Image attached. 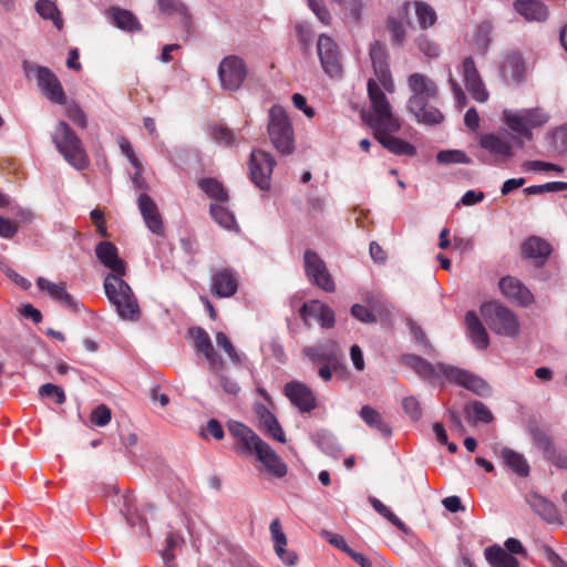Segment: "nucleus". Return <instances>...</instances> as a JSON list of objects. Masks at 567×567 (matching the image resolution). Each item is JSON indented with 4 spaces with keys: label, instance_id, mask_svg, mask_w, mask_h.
Segmentation results:
<instances>
[{
    "label": "nucleus",
    "instance_id": "0eeeda50",
    "mask_svg": "<svg viewBox=\"0 0 567 567\" xmlns=\"http://www.w3.org/2000/svg\"><path fill=\"white\" fill-rule=\"evenodd\" d=\"M52 141L70 165L80 171L89 166V157L82 142L66 122L60 121L56 124Z\"/></svg>",
    "mask_w": 567,
    "mask_h": 567
},
{
    "label": "nucleus",
    "instance_id": "0e129e2a",
    "mask_svg": "<svg viewBox=\"0 0 567 567\" xmlns=\"http://www.w3.org/2000/svg\"><path fill=\"white\" fill-rule=\"evenodd\" d=\"M509 555H519L523 557H527V550L523 546L522 542L517 538L509 537L505 540L503 547Z\"/></svg>",
    "mask_w": 567,
    "mask_h": 567
},
{
    "label": "nucleus",
    "instance_id": "c9c22d12",
    "mask_svg": "<svg viewBox=\"0 0 567 567\" xmlns=\"http://www.w3.org/2000/svg\"><path fill=\"white\" fill-rule=\"evenodd\" d=\"M504 76H508L514 81H519L524 74V61L522 54L517 51H508L501 66Z\"/></svg>",
    "mask_w": 567,
    "mask_h": 567
},
{
    "label": "nucleus",
    "instance_id": "20e7f679",
    "mask_svg": "<svg viewBox=\"0 0 567 567\" xmlns=\"http://www.w3.org/2000/svg\"><path fill=\"white\" fill-rule=\"evenodd\" d=\"M411 95L408 100L410 112L417 122L424 124H440L444 120L442 112L430 104L439 95L436 84L422 73H412L408 78Z\"/></svg>",
    "mask_w": 567,
    "mask_h": 567
},
{
    "label": "nucleus",
    "instance_id": "393cba45",
    "mask_svg": "<svg viewBox=\"0 0 567 567\" xmlns=\"http://www.w3.org/2000/svg\"><path fill=\"white\" fill-rule=\"evenodd\" d=\"M499 288L503 295L523 307H527L534 301V296L529 289L514 277L507 276L502 278Z\"/></svg>",
    "mask_w": 567,
    "mask_h": 567
},
{
    "label": "nucleus",
    "instance_id": "423d86ee",
    "mask_svg": "<svg viewBox=\"0 0 567 567\" xmlns=\"http://www.w3.org/2000/svg\"><path fill=\"white\" fill-rule=\"evenodd\" d=\"M267 133L271 145L282 155H290L295 151V133L286 110L278 104L268 111Z\"/></svg>",
    "mask_w": 567,
    "mask_h": 567
},
{
    "label": "nucleus",
    "instance_id": "603ef678",
    "mask_svg": "<svg viewBox=\"0 0 567 567\" xmlns=\"http://www.w3.org/2000/svg\"><path fill=\"white\" fill-rule=\"evenodd\" d=\"M39 394L42 398L54 399L56 404H63L66 400L63 389L52 383H45L41 385L39 389Z\"/></svg>",
    "mask_w": 567,
    "mask_h": 567
},
{
    "label": "nucleus",
    "instance_id": "c03bdc74",
    "mask_svg": "<svg viewBox=\"0 0 567 567\" xmlns=\"http://www.w3.org/2000/svg\"><path fill=\"white\" fill-rule=\"evenodd\" d=\"M467 414H472L476 422L489 423L493 421L491 410L481 401H474L465 408Z\"/></svg>",
    "mask_w": 567,
    "mask_h": 567
},
{
    "label": "nucleus",
    "instance_id": "09e8293b",
    "mask_svg": "<svg viewBox=\"0 0 567 567\" xmlns=\"http://www.w3.org/2000/svg\"><path fill=\"white\" fill-rule=\"evenodd\" d=\"M216 343L217 346L224 350V352L228 355L229 360L235 363V364H240L241 363V360H240V357L239 354L237 353L231 340L229 339V337L219 331L216 333Z\"/></svg>",
    "mask_w": 567,
    "mask_h": 567
},
{
    "label": "nucleus",
    "instance_id": "e433bc0d",
    "mask_svg": "<svg viewBox=\"0 0 567 567\" xmlns=\"http://www.w3.org/2000/svg\"><path fill=\"white\" fill-rule=\"evenodd\" d=\"M111 19L113 24L124 31L134 32L142 29L137 18L126 9L112 8Z\"/></svg>",
    "mask_w": 567,
    "mask_h": 567
},
{
    "label": "nucleus",
    "instance_id": "ddd939ff",
    "mask_svg": "<svg viewBox=\"0 0 567 567\" xmlns=\"http://www.w3.org/2000/svg\"><path fill=\"white\" fill-rule=\"evenodd\" d=\"M218 76L223 89L227 91H237L247 76V66L245 61L237 55L224 58L218 66Z\"/></svg>",
    "mask_w": 567,
    "mask_h": 567
},
{
    "label": "nucleus",
    "instance_id": "2eb2a0df",
    "mask_svg": "<svg viewBox=\"0 0 567 567\" xmlns=\"http://www.w3.org/2000/svg\"><path fill=\"white\" fill-rule=\"evenodd\" d=\"M317 49L324 73L330 78H339L342 73V66L340 52L334 40L327 34H320Z\"/></svg>",
    "mask_w": 567,
    "mask_h": 567
},
{
    "label": "nucleus",
    "instance_id": "7ed1b4c3",
    "mask_svg": "<svg viewBox=\"0 0 567 567\" xmlns=\"http://www.w3.org/2000/svg\"><path fill=\"white\" fill-rule=\"evenodd\" d=\"M229 433L237 440L236 451L240 454L252 455L264 464L268 473L281 478L287 474V465L281 457L262 441L250 427L238 421L228 422Z\"/></svg>",
    "mask_w": 567,
    "mask_h": 567
},
{
    "label": "nucleus",
    "instance_id": "4468645a",
    "mask_svg": "<svg viewBox=\"0 0 567 567\" xmlns=\"http://www.w3.org/2000/svg\"><path fill=\"white\" fill-rule=\"evenodd\" d=\"M188 336L193 340L195 350L206 359L210 372L218 374L220 371H224L225 361L215 351L208 332L202 327H192L188 329Z\"/></svg>",
    "mask_w": 567,
    "mask_h": 567
},
{
    "label": "nucleus",
    "instance_id": "338daca9",
    "mask_svg": "<svg viewBox=\"0 0 567 567\" xmlns=\"http://www.w3.org/2000/svg\"><path fill=\"white\" fill-rule=\"evenodd\" d=\"M19 225L17 221L0 216V236L3 238H12L18 233Z\"/></svg>",
    "mask_w": 567,
    "mask_h": 567
},
{
    "label": "nucleus",
    "instance_id": "79ce46f5",
    "mask_svg": "<svg viewBox=\"0 0 567 567\" xmlns=\"http://www.w3.org/2000/svg\"><path fill=\"white\" fill-rule=\"evenodd\" d=\"M370 503L377 513H379L381 516L391 522L401 532H403L404 534L410 533V528L380 499L372 497L370 498Z\"/></svg>",
    "mask_w": 567,
    "mask_h": 567
},
{
    "label": "nucleus",
    "instance_id": "f704fd0d",
    "mask_svg": "<svg viewBox=\"0 0 567 567\" xmlns=\"http://www.w3.org/2000/svg\"><path fill=\"white\" fill-rule=\"evenodd\" d=\"M413 7L421 29H427L435 24L437 16L435 10L424 1L405 2L403 12L408 14L409 9Z\"/></svg>",
    "mask_w": 567,
    "mask_h": 567
},
{
    "label": "nucleus",
    "instance_id": "6e6552de",
    "mask_svg": "<svg viewBox=\"0 0 567 567\" xmlns=\"http://www.w3.org/2000/svg\"><path fill=\"white\" fill-rule=\"evenodd\" d=\"M503 120L506 126L515 134L532 141L533 128L543 126L549 116L539 107L524 109L519 111L504 110Z\"/></svg>",
    "mask_w": 567,
    "mask_h": 567
},
{
    "label": "nucleus",
    "instance_id": "473e14b6",
    "mask_svg": "<svg viewBox=\"0 0 567 567\" xmlns=\"http://www.w3.org/2000/svg\"><path fill=\"white\" fill-rule=\"evenodd\" d=\"M362 421L372 430L377 431L383 437L392 435L391 426L384 421L382 415L370 405H363L359 412Z\"/></svg>",
    "mask_w": 567,
    "mask_h": 567
},
{
    "label": "nucleus",
    "instance_id": "c756f323",
    "mask_svg": "<svg viewBox=\"0 0 567 567\" xmlns=\"http://www.w3.org/2000/svg\"><path fill=\"white\" fill-rule=\"evenodd\" d=\"M526 501L533 511L545 520L553 523L558 518V511L553 502L537 493H529Z\"/></svg>",
    "mask_w": 567,
    "mask_h": 567
},
{
    "label": "nucleus",
    "instance_id": "a18cd8bd",
    "mask_svg": "<svg viewBox=\"0 0 567 567\" xmlns=\"http://www.w3.org/2000/svg\"><path fill=\"white\" fill-rule=\"evenodd\" d=\"M323 302L319 300H310L308 302H305L302 307L300 308V317L303 320L305 324L307 327L311 326V320H318L319 315L322 310Z\"/></svg>",
    "mask_w": 567,
    "mask_h": 567
},
{
    "label": "nucleus",
    "instance_id": "6ab92c4d",
    "mask_svg": "<svg viewBox=\"0 0 567 567\" xmlns=\"http://www.w3.org/2000/svg\"><path fill=\"white\" fill-rule=\"evenodd\" d=\"M238 275L231 268L217 269L212 274L210 291L218 298L233 297L238 290Z\"/></svg>",
    "mask_w": 567,
    "mask_h": 567
},
{
    "label": "nucleus",
    "instance_id": "e2e57ef3",
    "mask_svg": "<svg viewBox=\"0 0 567 567\" xmlns=\"http://www.w3.org/2000/svg\"><path fill=\"white\" fill-rule=\"evenodd\" d=\"M351 315L355 319L365 323L375 321V316L372 313V311L362 305H353L351 308Z\"/></svg>",
    "mask_w": 567,
    "mask_h": 567
},
{
    "label": "nucleus",
    "instance_id": "58836bf2",
    "mask_svg": "<svg viewBox=\"0 0 567 567\" xmlns=\"http://www.w3.org/2000/svg\"><path fill=\"white\" fill-rule=\"evenodd\" d=\"M213 219L223 228L228 230H238V224L234 214L220 204H210L209 207Z\"/></svg>",
    "mask_w": 567,
    "mask_h": 567
},
{
    "label": "nucleus",
    "instance_id": "37998d69",
    "mask_svg": "<svg viewBox=\"0 0 567 567\" xmlns=\"http://www.w3.org/2000/svg\"><path fill=\"white\" fill-rule=\"evenodd\" d=\"M436 161L443 165L471 163V158L466 155V153L460 150L441 151L436 155Z\"/></svg>",
    "mask_w": 567,
    "mask_h": 567
},
{
    "label": "nucleus",
    "instance_id": "052dcab7",
    "mask_svg": "<svg viewBox=\"0 0 567 567\" xmlns=\"http://www.w3.org/2000/svg\"><path fill=\"white\" fill-rule=\"evenodd\" d=\"M91 421L97 426L106 425L111 421V410L104 404L99 405L93 410Z\"/></svg>",
    "mask_w": 567,
    "mask_h": 567
},
{
    "label": "nucleus",
    "instance_id": "5fc2aeb1",
    "mask_svg": "<svg viewBox=\"0 0 567 567\" xmlns=\"http://www.w3.org/2000/svg\"><path fill=\"white\" fill-rule=\"evenodd\" d=\"M402 408L412 421H419L421 419L422 408L415 396L411 395L404 398L402 401Z\"/></svg>",
    "mask_w": 567,
    "mask_h": 567
},
{
    "label": "nucleus",
    "instance_id": "774afa93",
    "mask_svg": "<svg viewBox=\"0 0 567 567\" xmlns=\"http://www.w3.org/2000/svg\"><path fill=\"white\" fill-rule=\"evenodd\" d=\"M90 217H91L93 224L95 225L97 233L102 237H109V233H107L106 224H105V219H104V213L101 209L95 208L91 212Z\"/></svg>",
    "mask_w": 567,
    "mask_h": 567
},
{
    "label": "nucleus",
    "instance_id": "b1692460",
    "mask_svg": "<svg viewBox=\"0 0 567 567\" xmlns=\"http://www.w3.org/2000/svg\"><path fill=\"white\" fill-rule=\"evenodd\" d=\"M274 548L280 560L288 567H292L298 561V555L295 551L287 550V536L282 530L279 518H275L269 526Z\"/></svg>",
    "mask_w": 567,
    "mask_h": 567
},
{
    "label": "nucleus",
    "instance_id": "2f4dec72",
    "mask_svg": "<svg viewBox=\"0 0 567 567\" xmlns=\"http://www.w3.org/2000/svg\"><path fill=\"white\" fill-rule=\"evenodd\" d=\"M37 285L40 290L47 291L51 298L63 302L71 309H76L78 303L74 298L65 290L64 284H54L43 277H39Z\"/></svg>",
    "mask_w": 567,
    "mask_h": 567
},
{
    "label": "nucleus",
    "instance_id": "49530a36",
    "mask_svg": "<svg viewBox=\"0 0 567 567\" xmlns=\"http://www.w3.org/2000/svg\"><path fill=\"white\" fill-rule=\"evenodd\" d=\"M212 138L221 145L234 146L237 142L234 132L227 126L214 125L210 130Z\"/></svg>",
    "mask_w": 567,
    "mask_h": 567
},
{
    "label": "nucleus",
    "instance_id": "7c9ffc66",
    "mask_svg": "<svg viewBox=\"0 0 567 567\" xmlns=\"http://www.w3.org/2000/svg\"><path fill=\"white\" fill-rule=\"evenodd\" d=\"M522 251L527 258L539 260L543 264L551 254V246L545 239L532 236L524 241Z\"/></svg>",
    "mask_w": 567,
    "mask_h": 567
},
{
    "label": "nucleus",
    "instance_id": "69168bd1",
    "mask_svg": "<svg viewBox=\"0 0 567 567\" xmlns=\"http://www.w3.org/2000/svg\"><path fill=\"white\" fill-rule=\"evenodd\" d=\"M221 372L223 371H220L218 374H215L219 379L220 386L225 393L236 396L240 392V386L236 381L227 375H224Z\"/></svg>",
    "mask_w": 567,
    "mask_h": 567
},
{
    "label": "nucleus",
    "instance_id": "f257e3e1",
    "mask_svg": "<svg viewBox=\"0 0 567 567\" xmlns=\"http://www.w3.org/2000/svg\"><path fill=\"white\" fill-rule=\"evenodd\" d=\"M368 94L374 115L367 122L373 128L375 140L395 155L414 156L416 148L412 144L392 135L400 131L401 122L393 115L384 92L373 79L368 81Z\"/></svg>",
    "mask_w": 567,
    "mask_h": 567
},
{
    "label": "nucleus",
    "instance_id": "72a5a7b5",
    "mask_svg": "<svg viewBox=\"0 0 567 567\" xmlns=\"http://www.w3.org/2000/svg\"><path fill=\"white\" fill-rule=\"evenodd\" d=\"M484 556L491 567H519L518 559L498 544L485 548Z\"/></svg>",
    "mask_w": 567,
    "mask_h": 567
},
{
    "label": "nucleus",
    "instance_id": "a211bd4d",
    "mask_svg": "<svg viewBox=\"0 0 567 567\" xmlns=\"http://www.w3.org/2000/svg\"><path fill=\"white\" fill-rule=\"evenodd\" d=\"M370 59L375 74L373 80L379 86L382 85L386 91L393 90V81L388 63V51L384 43L374 41L370 47Z\"/></svg>",
    "mask_w": 567,
    "mask_h": 567
},
{
    "label": "nucleus",
    "instance_id": "a19ab883",
    "mask_svg": "<svg viewBox=\"0 0 567 567\" xmlns=\"http://www.w3.org/2000/svg\"><path fill=\"white\" fill-rule=\"evenodd\" d=\"M37 12L45 20H51L58 30L63 28V19L55 4L51 0H38L35 3Z\"/></svg>",
    "mask_w": 567,
    "mask_h": 567
},
{
    "label": "nucleus",
    "instance_id": "f03ea898",
    "mask_svg": "<svg viewBox=\"0 0 567 567\" xmlns=\"http://www.w3.org/2000/svg\"><path fill=\"white\" fill-rule=\"evenodd\" d=\"M400 362L429 383L453 382L481 396L491 391L488 384L482 378L453 365L432 364L422 357L411 353L401 355Z\"/></svg>",
    "mask_w": 567,
    "mask_h": 567
},
{
    "label": "nucleus",
    "instance_id": "680f3d73",
    "mask_svg": "<svg viewBox=\"0 0 567 567\" xmlns=\"http://www.w3.org/2000/svg\"><path fill=\"white\" fill-rule=\"evenodd\" d=\"M388 29L391 33L392 41L396 44H402L405 40V31L400 21L390 18L388 20Z\"/></svg>",
    "mask_w": 567,
    "mask_h": 567
},
{
    "label": "nucleus",
    "instance_id": "4be33fe9",
    "mask_svg": "<svg viewBox=\"0 0 567 567\" xmlns=\"http://www.w3.org/2000/svg\"><path fill=\"white\" fill-rule=\"evenodd\" d=\"M95 255L100 262L112 271L107 276H125L126 264L118 257L117 247L113 243L109 240L99 243Z\"/></svg>",
    "mask_w": 567,
    "mask_h": 567
},
{
    "label": "nucleus",
    "instance_id": "ea45409f",
    "mask_svg": "<svg viewBox=\"0 0 567 567\" xmlns=\"http://www.w3.org/2000/svg\"><path fill=\"white\" fill-rule=\"evenodd\" d=\"M199 188L212 199L226 203L228 202V193L224 185L215 178H203L198 182Z\"/></svg>",
    "mask_w": 567,
    "mask_h": 567
},
{
    "label": "nucleus",
    "instance_id": "dca6fc26",
    "mask_svg": "<svg viewBox=\"0 0 567 567\" xmlns=\"http://www.w3.org/2000/svg\"><path fill=\"white\" fill-rule=\"evenodd\" d=\"M529 432L534 445L542 451L544 458L560 470H567V456L556 449L550 433L538 426L530 427Z\"/></svg>",
    "mask_w": 567,
    "mask_h": 567
},
{
    "label": "nucleus",
    "instance_id": "f8f14e48",
    "mask_svg": "<svg viewBox=\"0 0 567 567\" xmlns=\"http://www.w3.org/2000/svg\"><path fill=\"white\" fill-rule=\"evenodd\" d=\"M302 354L313 364L329 363L334 372L343 368V353L334 340L328 339L302 349Z\"/></svg>",
    "mask_w": 567,
    "mask_h": 567
},
{
    "label": "nucleus",
    "instance_id": "bb28decb",
    "mask_svg": "<svg viewBox=\"0 0 567 567\" xmlns=\"http://www.w3.org/2000/svg\"><path fill=\"white\" fill-rule=\"evenodd\" d=\"M480 145L494 156L503 158L514 156L513 144L506 137L496 133L483 134L480 137Z\"/></svg>",
    "mask_w": 567,
    "mask_h": 567
},
{
    "label": "nucleus",
    "instance_id": "6e6d98bb",
    "mask_svg": "<svg viewBox=\"0 0 567 567\" xmlns=\"http://www.w3.org/2000/svg\"><path fill=\"white\" fill-rule=\"evenodd\" d=\"M118 146L123 155H125L134 168H142V163L134 153L131 142L122 136L118 138Z\"/></svg>",
    "mask_w": 567,
    "mask_h": 567
},
{
    "label": "nucleus",
    "instance_id": "de8ad7c7",
    "mask_svg": "<svg viewBox=\"0 0 567 567\" xmlns=\"http://www.w3.org/2000/svg\"><path fill=\"white\" fill-rule=\"evenodd\" d=\"M183 538L177 535V534H174V533H169L166 537V547L165 549L163 550V559H164V563L168 566V567H177L176 564H175V560H174V549L177 548L178 546L182 545L183 543Z\"/></svg>",
    "mask_w": 567,
    "mask_h": 567
},
{
    "label": "nucleus",
    "instance_id": "9d476101",
    "mask_svg": "<svg viewBox=\"0 0 567 567\" xmlns=\"http://www.w3.org/2000/svg\"><path fill=\"white\" fill-rule=\"evenodd\" d=\"M305 272L308 280L327 292H333L336 290V284L328 271L326 262L320 256L311 250L307 249L303 255Z\"/></svg>",
    "mask_w": 567,
    "mask_h": 567
},
{
    "label": "nucleus",
    "instance_id": "412c9836",
    "mask_svg": "<svg viewBox=\"0 0 567 567\" xmlns=\"http://www.w3.org/2000/svg\"><path fill=\"white\" fill-rule=\"evenodd\" d=\"M463 78L466 89L475 101L484 103L488 100L489 94L472 56H467L463 61Z\"/></svg>",
    "mask_w": 567,
    "mask_h": 567
},
{
    "label": "nucleus",
    "instance_id": "cd10ccee",
    "mask_svg": "<svg viewBox=\"0 0 567 567\" xmlns=\"http://www.w3.org/2000/svg\"><path fill=\"white\" fill-rule=\"evenodd\" d=\"M515 11L528 22H544L549 16L548 8L542 0H515Z\"/></svg>",
    "mask_w": 567,
    "mask_h": 567
},
{
    "label": "nucleus",
    "instance_id": "aec40b11",
    "mask_svg": "<svg viewBox=\"0 0 567 567\" xmlns=\"http://www.w3.org/2000/svg\"><path fill=\"white\" fill-rule=\"evenodd\" d=\"M285 395L302 413H308L316 409L317 399L312 390L299 381H290L285 385Z\"/></svg>",
    "mask_w": 567,
    "mask_h": 567
},
{
    "label": "nucleus",
    "instance_id": "4c0bfd02",
    "mask_svg": "<svg viewBox=\"0 0 567 567\" xmlns=\"http://www.w3.org/2000/svg\"><path fill=\"white\" fill-rule=\"evenodd\" d=\"M502 457L504 458L506 465L515 472L518 476L526 477L529 474V465L526 458L511 450V449H504L502 451Z\"/></svg>",
    "mask_w": 567,
    "mask_h": 567
},
{
    "label": "nucleus",
    "instance_id": "5701e85b",
    "mask_svg": "<svg viewBox=\"0 0 567 567\" xmlns=\"http://www.w3.org/2000/svg\"><path fill=\"white\" fill-rule=\"evenodd\" d=\"M137 206L146 227L155 235H164V224L156 203L143 193L137 198Z\"/></svg>",
    "mask_w": 567,
    "mask_h": 567
},
{
    "label": "nucleus",
    "instance_id": "c85d7f7f",
    "mask_svg": "<svg viewBox=\"0 0 567 567\" xmlns=\"http://www.w3.org/2000/svg\"><path fill=\"white\" fill-rule=\"evenodd\" d=\"M465 322L472 342L477 349L485 350L489 346V338L477 315L474 311H468L465 315Z\"/></svg>",
    "mask_w": 567,
    "mask_h": 567
},
{
    "label": "nucleus",
    "instance_id": "8fccbe9b",
    "mask_svg": "<svg viewBox=\"0 0 567 567\" xmlns=\"http://www.w3.org/2000/svg\"><path fill=\"white\" fill-rule=\"evenodd\" d=\"M409 327H410V332L411 334L413 336V338L415 339V341H417L419 343L422 344L423 347V352L430 357H435L436 355V350L434 349V347L431 344V342L429 341V339L426 338L425 333L423 332V330L421 329V327H419L415 322L413 321H409Z\"/></svg>",
    "mask_w": 567,
    "mask_h": 567
},
{
    "label": "nucleus",
    "instance_id": "1a4fd4ad",
    "mask_svg": "<svg viewBox=\"0 0 567 567\" xmlns=\"http://www.w3.org/2000/svg\"><path fill=\"white\" fill-rule=\"evenodd\" d=\"M481 315L495 333L511 338L518 334L519 322L517 316L511 309L497 302H485L481 307Z\"/></svg>",
    "mask_w": 567,
    "mask_h": 567
},
{
    "label": "nucleus",
    "instance_id": "39448f33",
    "mask_svg": "<svg viewBox=\"0 0 567 567\" xmlns=\"http://www.w3.org/2000/svg\"><path fill=\"white\" fill-rule=\"evenodd\" d=\"M124 276H106L104 290L117 315L124 320L136 321L140 318V306L131 287L123 280Z\"/></svg>",
    "mask_w": 567,
    "mask_h": 567
},
{
    "label": "nucleus",
    "instance_id": "bf43d9fd",
    "mask_svg": "<svg viewBox=\"0 0 567 567\" xmlns=\"http://www.w3.org/2000/svg\"><path fill=\"white\" fill-rule=\"evenodd\" d=\"M417 47L429 58H436L440 54V47L429 40L425 35H420L416 39Z\"/></svg>",
    "mask_w": 567,
    "mask_h": 567
},
{
    "label": "nucleus",
    "instance_id": "3c124183",
    "mask_svg": "<svg viewBox=\"0 0 567 567\" xmlns=\"http://www.w3.org/2000/svg\"><path fill=\"white\" fill-rule=\"evenodd\" d=\"M157 6L164 14L186 16L187 13V9L181 0H157Z\"/></svg>",
    "mask_w": 567,
    "mask_h": 567
},
{
    "label": "nucleus",
    "instance_id": "a878e982",
    "mask_svg": "<svg viewBox=\"0 0 567 567\" xmlns=\"http://www.w3.org/2000/svg\"><path fill=\"white\" fill-rule=\"evenodd\" d=\"M254 411L258 417L259 429L278 442L285 443L286 436L284 430L274 413L261 403H257Z\"/></svg>",
    "mask_w": 567,
    "mask_h": 567
},
{
    "label": "nucleus",
    "instance_id": "f3484780",
    "mask_svg": "<svg viewBox=\"0 0 567 567\" xmlns=\"http://www.w3.org/2000/svg\"><path fill=\"white\" fill-rule=\"evenodd\" d=\"M34 72L42 94L54 104H66V95L58 76L47 66L38 65Z\"/></svg>",
    "mask_w": 567,
    "mask_h": 567
},
{
    "label": "nucleus",
    "instance_id": "13d9d810",
    "mask_svg": "<svg viewBox=\"0 0 567 567\" xmlns=\"http://www.w3.org/2000/svg\"><path fill=\"white\" fill-rule=\"evenodd\" d=\"M321 536L333 547L338 548L339 550L348 554L350 551V546L347 544L346 539L336 533L329 532V530H322Z\"/></svg>",
    "mask_w": 567,
    "mask_h": 567
},
{
    "label": "nucleus",
    "instance_id": "9b49d317",
    "mask_svg": "<svg viewBox=\"0 0 567 567\" xmlns=\"http://www.w3.org/2000/svg\"><path fill=\"white\" fill-rule=\"evenodd\" d=\"M276 165L274 156L264 150H252L249 158L251 182L262 190L270 188L271 174Z\"/></svg>",
    "mask_w": 567,
    "mask_h": 567
},
{
    "label": "nucleus",
    "instance_id": "4d7b16f0",
    "mask_svg": "<svg viewBox=\"0 0 567 567\" xmlns=\"http://www.w3.org/2000/svg\"><path fill=\"white\" fill-rule=\"evenodd\" d=\"M308 4L323 24L331 23L332 17L321 0H308Z\"/></svg>",
    "mask_w": 567,
    "mask_h": 567
},
{
    "label": "nucleus",
    "instance_id": "864d4df0",
    "mask_svg": "<svg viewBox=\"0 0 567 567\" xmlns=\"http://www.w3.org/2000/svg\"><path fill=\"white\" fill-rule=\"evenodd\" d=\"M65 114L69 120H71L75 125L81 128H85L87 121L86 115L82 111V109L74 102L69 103L65 107Z\"/></svg>",
    "mask_w": 567,
    "mask_h": 567
}]
</instances>
